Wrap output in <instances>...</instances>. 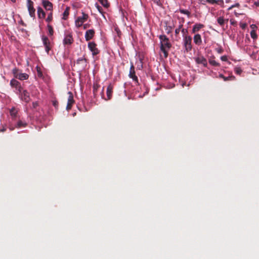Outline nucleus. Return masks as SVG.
<instances>
[{"mask_svg":"<svg viewBox=\"0 0 259 259\" xmlns=\"http://www.w3.org/2000/svg\"><path fill=\"white\" fill-rule=\"evenodd\" d=\"M52 19H53L52 13H50L48 15V17H47V18L46 19V21L48 22H50V21H51L52 20Z\"/></svg>","mask_w":259,"mask_h":259,"instance_id":"nucleus-36","label":"nucleus"},{"mask_svg":"<svg viewBox=\"0 0 259 259\" xmlns=\"http://www.w3.org/2000/svg\"><path fill=\"white\" fill-rule=\"evenodd\" d=\"M10 130L11 131H13V130H14V128H13V127H10Z\"/></svg>","mask_w":259,"mask_h":259,"instance_id":"nucleus-56","label":"nucleus"},{"mask_svg":"<svg viewBox=\"0 0 259 259\" xmlns=\"http://www.w3.org/2000/svg\"><path fill=\"white\" fill-rule=\"evenodd\" d=\"M10 85L12 88H15V90L17 89L20 85V83L15 79H12L10 81Z\"/></svg>","mask_w":259,"mask_h":259,"instance_id":"nucleus-20","label":"nucleus"},{"mask_svg":"<svg viewBox=\"0 0 259 259\" xmlns=\"http://www.w3.org/2000/svg\"><path fill=\"white\" fill-rule=\"evenodd\" d=\"M228 21V19H225L223 17H219L217 19V22L222 27H223L225 24H227Z\"/></svg>","mask_w":259,"mask_h":259,"instance_id":"nucleus-16","label":"nucleus"},{"mask_svg":"<svg viewBox=\"0 0 259 259\" xmlns=\"http://www.w3.org/2000/svg\"><path fill=\"white\" fill-rule=\"evenodd\" d=\"M234 14L236 16V17H238L239 15V14H238V13H237L236 12H234Z\"/></svg>","mask_w":259,"mask_h":259,"instance_id":"nucleus-53","label":"nucleus"},{"mask_svg":"<svg viewBox=\"0 0 259 259\" xmlns=\"http://www.w3.org/2000/svg\"><path fill=\"white\" fill-rule=\"evenodd\" d=\"M88 48L92 52L93 56H96L99 53V51L97 48V45L94 42H90L88 44Z\"/></svg>","mask_w":259,"mask_h":259,"instance_id":"nucleus-7","label":"nucleus"},{"mask_svg":"<svg viewBox=\"0 0 259 259\" xmlns=\"http://www.w3.org/2000/svg\"><path fill=\"white\" fill-rule=\"evenodd\" d=\"M179 11L181 14L187 15L188 17L191 16V13L188 10L180 9Z\"/></svg>","mask_w":259,"mask_h":259,"instance_id":"nucleus-27","label":"nucleus"},{"mask_svg":"<svg viewBox=\"0 0 259 259\" xmlns=\"http://www.w3.org/2000/svg\"><path fill=\"white\" fill-rule=\"evenodd\" d=\"M13 3H15L16 2V0H10Z\"/></svg>","mask_w":259,"mask_h":259,"instance_id":"nucleus-58","label":"nucleus"},{"mask_svg":"<svg viewBox=\"0 0 259 259\" xmlns=\"http://www.w3.org/2000/svg\"><path fill=\"white\" fill-rule=\"evenodd\" d=\"M37 14L38 18L40 19L44 18L46 16L45 12L40 7H38L37 8Z\"/></svg>","mask_w":259,"mask_h":259,"instance_id":"nucleus-21","label":"nucleus"},{"mask_svg":"<svg viewBox=\"0 0 259 259\" xmlns=\"http://www.w3.org/2000/svg\"><path fill=\"white\" fill-rule=\"evenodd\" d=\"M94 29H89L85 32V38L87 41H89L93 38L95 35Z\"/></svg>","mask_w":259,"mask_h":259,"instance_id":"nucleus-12","label":"nucleus"},{"mask_svg":"<svg viewBox=\"0 0 259 259\" xmlns=\"http://www.w3.org/2000/svg\"><path fill=\"white\" fill-rule=\"evenodd\" d=\"M128 76L131 78H132L133 81H134L135 83H136L137 84H139L138 77L136 75L135 67L132 63H131Z\"/></svg>","mask_w":259,"mask_h":259,"instance_id":"nucleus-4","label":"nucleus"},{"mask_svg":"<svg viewBox=\"0 0 259 259\" xmlns=\"http://www.w3.org/2000/svg\"><path fill=\"white\" fill-rule=\"evenodd\" d=\"M160 44V51L163 53L165 58L168 55V51L171 48V44L169 38L165 35H160L159 36Z\"/></svg>","mask_w":259,"mask_h":259,"instance_id":"nucleus-1","label":"nucleus"},{"mask_svg":"<svg viewBox=\"0 0 259 259\" xmlns=\"http://www.w3.org/2000/svg\"><path fill=\"white\" fill-rule=\"evenodd\" d=\"M246 24L245 23H243V24H240V27L242 28V29H244L245 27H246Z\"/></svg>","mask_w":259,"mask_h":259,"instance_id":"nucleus-49","label":"nucleus"},{"mask_svg":"<svg viewBox=\"0 0 259 259\" xmlns=\"http://www.w3.org/2000/svg\"><path fill=\"white\" fill-rule=\"evenodd\" d=\"M17 110L15 107H13L10 111V115L13 119L17 117Z\"/></svg>","mask_w":259,"mask_h":259,"instance_id":"nucleus-22","label":"nucleus"},{"mask_svg":"<svg viewBox=\"0 0 259 259\" xmlns=\"http://www.w3.org/2000/svg\"><path fill=\"white\" fill-rule=\"evenodd\" d=\"M42 40L43 42V44L45 47L46 51L48 54L50 50H51V48L50 47V41L49 38L45 35H43L42 36Z\"/></svg>","mask_w":259,"mask_h":259,"instance_id":"nucleus-8","label":"nucleus"},{"mask_svg":"<svg viewBox=\"0 0 259 259\" xmlns=\"http://www.w3.org/2000/svg\"><path fill=\"white\" fill-rule=\"evenodd\" d=\"M221 59L223 61H227V57L226 56H223L221 57Z\"/></svg>","mask_w":259,"mask_h":259,"instance_id":"nucleus-45","label":"nucleus"},{"mask_svg":"<svg viewBox=\"0 0 259 259\" xmlns=\"http://www.w3.org/2000/svg\"><path fill=\"white\" fill-rule=\"evenodd\" d=\"M222 52V50L221 49L220 50H219L218 52L220 53H221Z\"/></svg>","mask_w":259,"mask_h":259,"instance_id":"nucleus-57","label":"nucleus"},{"mask_svg":"<svg viewBox=\"0 0 259 259\" xmlns=\"http://www.w3.org/2000/svg\"><path fill=\"white\" fill-rule=\"evenodd\" d=\"M87 60L84 57L79 58L76 60V64L80 66V67L83 69L87 66Z\"/></svg>","mask_w":259,"mask_h":259,"instance_id":"nucleus-10","label":"nucleus"},{"mask_svg":"<svg viewBox=\"0 0 259 259\" xmlns=\"http://www.w3.org/2000/svg\"><path fill=\"white\" fill-rule=\"evenodd\" d=\"M195 61L197 64H202L204 67H206L207 66V62L206 59L203 56L198 57L195 58Z\"/></svg>","mask_w":259,"mask_h":259,"instance_id":"nucleus-11","label":"nucleus"},{"mask_svg":"<svg viewBox=\"0 0 259 259\" xmlns=\"http://www.w3.org/2000/svg\"><path fill=\"white\" fill-rule=\"evenodd\" d=\"M228 78L229 79V80H234L235 79V77L234 76H233V75L228 76Z\"/></svg>","mask_w":259,"mask_h":259,"instance_id":"nucleus-47","label":"nucleus"},{"mask_svg":"<svg viewBox=\"0 0 259 259\" xmlns=\"http://www.w3.org/2000/svg\"><path fill=\"white\" fill-rule=\"evenodd\" d=\"M250 35H251V37L253 39H256L257 38V35L255 31L254 30H252L251 31V32H250Z\"/></svg>","mask_w":259,"mask_h":259,"instance_id":"nucleus-32","label":"nucleus"},{"mask_svg":"<svg viewBox=\"0 0 259 259\" xmlns=\"http://www.w3.org/2000/svg\"><path fill=\"white\" fill-rule=\"evenodd\" d=\"M240 4L238 3H237L234 5H232L231 7H230L228 9V10L230 11V10H232L233 8H235V7L239 8V7H240Z\"/></svg>","mask_w":259,"mask_h":259,"instance_id":"nucleus-37","label":"nucleus"},{"mask_svg":"<svg viewBox=\"0 0 259 259\" xmlns=\"http://www.w3.org/2000/svg\"><path fill=\"white\" fill-rule=\"evenodd\" d=\"M103 91H104V88H103L102 90V92H101V94H102V95H103Z\"/></svg>","mask_w":259,"mask_h":259,"instance_id":"nucleus-55","label":"nucleus"},{"mask_svg":"<svg viewBox=\"0 0 259 259\" xmlns=\"http://www.w3.org/2000/svg\"><path fill=\"white\" fill-rule=\"evenodd\" d=\"M204 27V25L200 23L195 24L192 28V32L193 33H195L196 32L199 31L201 28Z\"/></svg>","mask_w":259,"mask_h":259,"instance_id":"nucleus-17","label":"nucleus"},{"mask_svg":"<svg viewBox=\"0 0 259 259\" xmlns=\"http://www.w3.org/2000/svg\"><path fill=\"white\" fill-rule=\"evenodd\" d=\"M219 77L221 78H223L224 81H228V80H229V79L228 77H225L222 74H219Z\"/></svg>","mask_w":259,"mask_h":259,"instance_id":"nucleus-40","label":"nucleus"},{"mask_svg":"<svg viewBox=\"0 0 259 259\" xmlns=\"http://www.w3.org/2000/svg\"><path fill=\"white\" fill-rule=\"evenodd\" d=\"M42 3L46 10L51 11L53 10V4L49 1L44 0Z\"/></svg>","mask_w":259,"mask_h":259,"instance_id":"nucleus-13","label":"nucleus"},{"mask_svg":"<svg viewBox=\"0 0 259 259\" xmlns=\"http://www.w3.org/2000/svg\"><path fill=\"white\" fill-rule=\"evenodd\" d=\"M181 31L182 33L183 38H185V37L190 36V35H188V31L187 29L182 28L181 29Z\"/></svg>","mask_w":259,"mask_h":259,"instance_id":"nucleus-28","label":"nucleus"},{"mask_svg":"<svg viewBox=\"0 0 259 259\" xmlns=\"http://www.w3.org/2000/svg\"><path fill=\"white\" fill-rule=\"evenodd\" d=\"M217 4L221 5L222 7H224L223 0H217Z\"/></svg>","mask_w":259,"mask_h":259,"instance_id":"nucleus-42","label":"nucleus"},{"mask_svg":"<svg viewBox=\"0 0 259 259\" xmlns=\"http://www.w3.org/2000/svg\"><path fill=\"white\" fill-rule=\"evenodd\" d=\"M250 26H251V27L252 29H253V28H256V27H257L256 26V25H254V24L251 25Z\"/></svg>","mask_w":259,"mask_h":259,"instance_id":"nucleus-52","label":"nucleus"},{"mask_svg":"<svg viewBox=\"0 0 259 259\" xmlns=\"http://www.w3.org/2000/svg\"><path fill=\"white\" fill-rule=\"evenodd\" d=\"M183 26V25L182 24H181L179 25V27L176 29V30H175L176 35H178L179 34L180 31H181V29L182 28Z\"/></svg>","mask_w":259,"mask_h":259,"instance_id":"nucleus-31","label":"nucleus"},{"mask_svg":"<svg viewBox=\"0 0 259 259\" xmlns=\"http://www.w3.org/2000/svg\"><path fill=\"white\" fill-rule=\"evenodd\" d=\"M73 41V38L71 34H68L66 35L63 39L64 45H71Z\"/></svg>","mask_w":259,"mask_h":259,"instance_id":"nucleus-14","label":"nucleus"},{"mask_svg":"<svg viewBox=\"0 0 259 259\" xmlns=\"http://www.w3.org/2000/svg\"><path fill=\"white\" fill-rule=\"evenodd\" d=\"M58 102L56 101L53 102V105L56 107L58 105Z\"/></svg>","mask_w":259,"mask_h":259,"instance_id":"nucleus-51","label":"nucleus"},{"mask_svg":"<svg viewBox=\"0 0 259 259\" xmlns=\"http://www.w3.org/2000/svg\"><path fill=\"white\" fill-rule=\"evenodd\" d=\"M6 131V128L4 126L2 128L0 129V132H5Z\"/></svg>","mask_w":259,"mask_h":259,"instance_id":"nucleus-48","label":"nucleus"},{"mask_svg":"<svg viewBox=\"0 0 259 259\" xmlns=\"http://www.w3.org/2000/svg\"><path fill=\"white\" fill-rule=\"evenodd\" d=\"M206 2L209 4L213 5L217 4V0H206Z\"/></svg>","mask_w":259,"mask_h":259,"instance_id":"nucleus-41","label":"nucleus"},{"mask_svg":"<svg viewBox=\"0 0 259 259\" xmlns=\"http://www.w3.org/2000/svg\"><path fill=\"white\" fill-rule=\"evenodd\" d=\"M27 125V123L26 122H24L22 121L21 120H19L18 121L16 127H25Z\"/></svg>","mask_w":259,"mask_h":259,"instance_id":"nucleus-29","label":"nucleus"},{"mask_svg":"<svg viewBox=\"0 0 259 259\" xmlns=\"http://www.w3.org/2000/svg\"><path fill=\"white\" fill-rule=\"evenodd\" d=\"M100 87V85L98 84H94L93 85V93L95 96H97V91L99 88Z\"/></svg>","mask_w":259,"mask_h":259,"instance_id":"nucleus-24","label":"nucleus"},{"mask_svg":"<svg viewBox=\"0 0 259 259\" xmlns=\"http://www.w3.org/2000/svg\"><path fill=\"white\" fill-rule=\"evenodd\" d=\"M19 97L22 101L27 103H29L31 100L29 93L26 90L23 91L22 93L19 95Z\"/></svg>","mask_w":259,"mask_h":259,"instance_id":"nucleus-5","label":"nucleus"},{"mask_svg":"<svg viewBox=\"0 0 259 259\" xmlns=\"http://www.w3.org/2000/svg\"><path fill=\"white\" fill-rule=\"evenodd\" d=\"M27 6L28 8V10L29 11V14L30 17H33L35 16V10L33 7V2L31 0H27Z\"/></svg>","mask_w":259,"mask_h":259,"instance_id":"nucleus-6","label":"nucleus"},{"mask_svg":"<svg viewBox=\"0 0 259 259\" xmlns=\"http://www.w3.org/2000/svg\"><path fill=\"white\" fill-rule=\"evenodd\" d=\"M47 28H48V30L49 35L50 36H53L54 34V30H53V27L51 25L48 24L47 25Z\"/></svg>","mask_w":259,"mask_h":259,"instance_id":"nucleus-25","label":"nucleus"},{"mask_svg":"<svg viewBox=\"0 0 259 259\" xmlns=\"http://www.w3.org/2000/svg\"><path fill=\"white\" fill-rule=\"evenodd\" d=\"M137 68L139 70H142L143 69V59L140 57L139 61H137Z\"/></svg>","mask_w":259,"mask_h":259,"instance_id":"nucleus-23","label":"nucleus"},{"mask_svg":"<svg viewBox=\"0 0 259 259\" xmlns=\"http://www.w3.org/2000/svg\"><path fill=\"white\" fill-rule=\"evenodd\" d=\"M152 1L158 6H161L162 4L160 0H152Z\"/></svg>","mask_w":259,"mask_h":259,"instance_id":"nucleus-43","label":"nucleus"},{"mask_svg":"<svg viewBox=\"0 0 259 259\" xmlns=\"http://www.w3.org/2000/svg\"><path fill=\"white\" fill-rule=\"evenodd\" d=\"M113 93V86L110 84H109L107 88V100H110L111 99L112 97V94Z\"/></svg>","mask_w":259,"mask_h":259,"instance_id":"nucleus-18","label":"nucleus"},{"mask_svg":"<svg viewBox=\"0 0 259 259\" xmlns=\"http://www.w3.org/2000/svg\"><path fill=\"white\" fill-rule=\"evenodd\" d=\"M235 72L237 74H240L242 72L240 67H235L234 69Z\"/></svg>","mask_w":259,"mask_h":259,"instance_id":"nucleus-35","label":"nucleus"},{"mask_svg":"<svg viewBox=\"0 0 259 259\" xmlns=\"http://www.w3.org/2000/svg\"><path fill=\"white\" fill-rule=\"evenodd\" d=\"M230 23H231V24L232 25H235L236 24V21H235V20H232V19L230 20Z\"/></svg>","mask_w":259,"mask_h":259,"instance_id":"nucleus-46","label":"nucleus"},{"mask_svg":"<svg viewBox=\"0 0 259 259\" xmlns=\"http://www.w3.org/2000/svg\"><path fill=\"white\" fill-rule=\"evenodd\" d=\"M89 26V24H85L83 25V29H85Z\"/></svg>","mask_w":259,"mask_h":259,"instance_id":"nucleus-50","label":"nucleus"},{"mask_svg":"<svg viewBox=\"0 0 259 259\" xmlns=\"http://www.w3.org/2000/svg\"><path fill=\"white\" fill-rule=\"evenodd\" d=\"M194 42L197 46H200L202 41L200 34L197 33L194 35L193 37Z\"/></svg>","mask_w":259,"mask_h":259,"instance_id":"nucleus-15","label":"nucleus"},{"mask_svg":"<svg viewBox=\"0 0 259 259\" xmlns=\"http://www.w3.org/2000/svg\"><path fill=\"white\" fill-rule=\"evenodd\" d=\"M209 63H210V64H211L212 66H220V63H218L215 60H212V59H209Z\"/></svg>","mask_w":259,"mask_h":259,"instance_id":"nucleus-30","label":"nucleus"},{"mask_svg":"<svg viewBox=\"0 0 259 259\" xmlns=\"http://www.w3.org/2000/svg\"><path fill=\"white\" fill-rule=\"evenodd\" d=\"M38 106V104L37 102H34L32 103V107L33 108H36Z\"/></svg>","mask_w":259,"mask_h":259,"instance_id":"nucleus-44","label":"nucleus"},{"mask_svg":"<svg viewBox=\"0 0 259 259\" xmlns=\"http://www.w3.org/2000/svg\"><path fill=\"white\" fill-rule=\"evenodd\" d=\"M82 16L81 17H77L75 21V26L77 28L80 27L82 25L83 23L86 21L89 18L88 15L85 13L82 12Z\"/></svg>","mask_w":259,"mask_h":259,"instance_id":"nucleus-3","label":"nucleus"},{"mask_svg":"<svg viewBox=\"0 0 259 259\" xmlns=\"http://www.w3.org/2000/svg\"><path fill=\"white\" fill-rule=\"evenodd\" d=\"M12 72L13 73L14 77L16 78V75H19V74L20 73L19 72L18 69H17L16 68H15L14 69H13Z\"/></svg>","mask_w":259,"mask_h":259,"instance_id":"nucleus-34","label":"nucleus"},{"mask_svg":"<svg viewBox=\"0 0 259 259\" xmlns=\"http://www.w3.org/2000/svg\"><path fill=\"white\" fill-rule=\"evenodd\" d=\"M183 47L185 51L189 52L192 49V37L191 36L185 37L183 38Z\"/></svg>","mask_w":259,"mask_h":259,"instance_id":"nucleus-2","label":"nucleus"},{"mask_svg":"<svg viewBox=\"0 0 259 259\" xmlns=\"http://www.w3.org/2000/svg\"><path fill=\"white\" fill-rule=\"evenodd\" d=\"M95 6H96V8L97 9V10L100 13H103V9L101 6H100L98 4H96Z\"/></svg>","mask_w":259,"mask_h":259,"instance_id":"nucleus-38","label":"nucleus"},{"mask_svg":"<svg viewBox=\"0 0 259 259\" xmlns=\"http://www.w3.org/2000/svg\"><path fill=\"white\" fill-rule=\"evenodd\" d=\"M29 75L25 73H20L16 75V78L21 80H26L28 78Z\"/></svg>","mask_w":259,"mask_h":259,"instance_id":"nucleus-19","label":"nucleus"},{"mask_svg":"<svg viewBox=\"0 0 259 259\" xmlns=\"http://www.w3.org/2000/svg\"><path fill=\"white\" fill-rule=\"evenodd\" d=\"M255 5L257 6H259V3L255 2Z\"/></svg>","mask_w":259,"mask_h":259,"instance_id":"nucleus-54","label":"nucleus"},{"mask_svg":"<svg viewBox=\"0 0 259 259\" xmlns=\"http://www.w3.org/2000/svg\"><path fill=\"white\" fill-rule=\"evenodd\" d=\"M98 1L105 8H108L109 6V4L107 0H98Z\"/></svg>","mask_w":259,"mask_h":259,"instance_id":"nucleus-26","label":"nucleus"},{"mask_svg":"<svg viewBox=\"0 0 259 259\" xmlns=\"http://www.w3.org/2000/svg\"><path fill=\"white\" fill-rule=\"evenodd\" d=\"M17 92H18V93L19 94V95H20L22 92H23V91L24 90H23L22 88L21 87V84L19 86V87L16 89V90Z\"/></svg>","mask_w":259,"mask_h":259,"instance_id":"nucleus-39","label":"nucleus"},{"mask_svg":"<svg viewBox=\"0 0 259 259\" xmlns=\"http://www.w3.org/2000/svg\"><path fill=\"white\" fill-rule=\"evenodd\" d=\"M69 97L68 98L67 105L66 106V110H69L71 109L72 105L74 103V100L73 99V94L71 92H68Z\"/></svg>","mask_w":259,"mask_h":259,"instance_id":"nucleus-9","label":"nucleus"},{"mask_svg":"<svg viewBox=\"0 0 259 259\" xmlns=\"http://www.w3.org/2000/svg\"><path fill=\"white\" fill-rule=\"evenodd\" d=\"M69 15V11L68 9H66L63 13V19L64 20L67 19L68 16Z\"/></svg>","mask_w":259,"mask_h":259,"instance_id":"nucleus-33","label":"nucleus"}]
</instances>
